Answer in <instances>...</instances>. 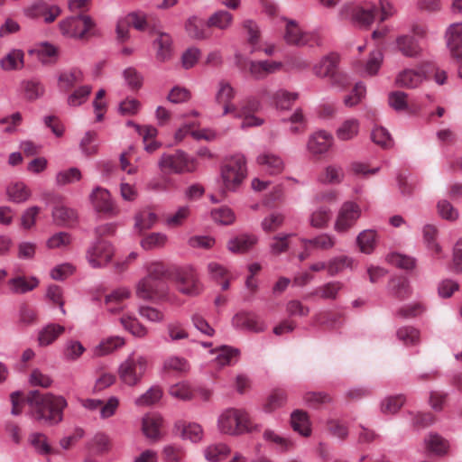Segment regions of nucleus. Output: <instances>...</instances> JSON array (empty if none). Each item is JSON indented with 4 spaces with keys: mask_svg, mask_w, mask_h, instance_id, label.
Segmentation results:
<instances>
[{
    "mask_svg": "<svg viewBox=\"0 0 462 462\" xmlns=\"http://www.w3.org/2000/svg\"><path fill=\"white\" fill-rule=\"evenodd\" d=\"M32 418L48 425H55L63 419V410L67 401L62 396L51 393L42 394L39 391H31L27 397Z\"/></svg>",
    "mask_w": 462,
    "mask_h": 462,
    "instance_id": "1",
    "label": "nucleus"
},
{
    "mask_svg": "<svg viewBox=\"0 0 462 462\" xmlns=\"http://www.w3.org/2000/svg\"><path fill=\"white\" fill-rule=\"evenodd\" d=\"M220 177L227 191L236 192L247 177V162L242 153L224 159L220 167Z\"/></svg>",
    "mask_w": 462,
    "mask_h": 462,
    "instance_id": "2",
    "label": "nucleus"
},
{
    "mask_svg": "<svg viewBox=\"0 0 462 462\" xmlns=\"http://www.w3.org/2000/svg\"><path fill=\"white\" fill-rule=\"evenodd\" d=\"M60 29L63 35L78 40H87L99 35L97 23L90 15L79 14L62 20Z\"/></svg>",
    "mask_w": 462,
    "mask_h": 462,
    "instance_id": "3",
    "label": "nucleus"
},
{
    "mask_svg": "<svg viewBox=\"0 0 462 462\" xmlns=\"http://www.w3.org/2000/svg\"><path fill=\"white\" fill-rule=\"evenodd\" d=\"M147 367L148 361L145 356L132 353L119 365L118 375L123 383L135 386L141 382Z\"/></svg>",
    "mask_w": 462,
    "mask_h": 462,
    "instance_id": "4",
    "label": "nucleus"
},
{
    "mask_svg": "<svg viewBox=\"0 0 462 462\" xmlns=\"http://www.w3.org/2000/svg\"><path fill=\"white\" fill-rule=\"evenodd\" d=\"M220 432L225 434H242L252 430L249 416L246 411L237 409H227L217 420Z\"/></svg>",
    "mask_w": 462,
    "mask_h": 462,
    "instance_id": "5",
    "label": "nucleus"
},
{
    "mask_svg": "<svg viewBox=\"0 0 462 462\" xmlns=\"http://www.w3.org/2000/svg\"><path fill=\"white\" fill-rule=\"evenodd\" d=\"M158 163L162 171L169 173L191 172L195 170L194 160L181 150L162 154Z\"/></svg>",
    "mask_w": 462,
    "mask_h": 462,
    "instance_id": "6",
    "label": "nucleus"
},
{
    "mask_svg": "<svg viewBox=\"0 0 462 462\" xmlns=\"http://www.w3.org/2000/svg\"><path fill=\"white\" fill-rule=\"evenodd\" d=\"M175 281L178 290L183 294L195 296L202 291L197 273L190 266L180 269L176 273Z\"/></svg>",
    "mask_w": 462,
    "mask_h": 462,
    "instance_id": "7",
    "label": "nucleus"
},
{
    "mask_svg": "<svg viewBox=\"0 0 462 462\" xmlns=\"http://www.w3.org/2000/svg\"><path fill=\"white\" fill-rule=\"evenodd\" d=\"M114 255L112 245L105 240H100L89 247L87 252V258L93 268L106 266Z\"/></svg>",
    "mask_w": 462,
    "mask_h": 462,
    "instance_id": "8",
    "label": "nucleus"
},
{
    "mask_svg": "<svg viewBox=\"0 0 462 462\" xmlns=\"http://www.w3.org/2000/svg\"><path fill=\"white\" fill-rule=\"evenodd\" d=\"M361 214L359 204H342L337 211L334 229L337 233L346 232L356 225Z\"/></svg>",
    "mask_w": 462,
    "mask_h": 462,
    "instance_id": "9",
    "label": "nucleus"
},
{
    "mask_svg": "<svg viewBox=\"0 0 462 462\" xmlns=\"http://www.w3.org/2000/svg\"><path fill=\"white\" fill-rule=\"evenodd\" d=\"M166 285L162 281H156L145 276L141 279L135 287V294L145 300L162 299L165 297Z\"/></svg>",
    "mask_w": 462,
    "mask_h": 462,
    "instance_id": "10",
    "label": "nucleus"
},
{
    "mask_svg": "<svg viewBox=\"0 0 462 462\" xmlns=\"http://www.w3.org/2000/svg\"><path fill=\"white\" fill-rule=\"evenodd\" d=\"M256 163L261 169L269 175H278L282 173L285 168L283 159L270 151H265L256 157Z\"/></svg>",
    "mask_w": 462,
    "mask_h": 462,
    "instance_id": "11",
    "label": "nucleus"
},
{
    "mask_svg": "<svg viewBox=\"0 0 462 462\" xmlns=\"http://www.w3.org/2000/svg\"><path fill=\"white\" fill-rule=\"evenodd\" d=\"M60 12L59 6L49 5L42 0L34 2L25 10V14L28 17H42L47 23H52L60 14Z\"/></svg>",
    "mask_w": 462,
    "mask_h": 462,
    "instance_id": "12",
    "label": "nucleus"
},
{
    "mask_svg": "<svg viewBox=\"0 0 462 462\" xmlns=\"http://www.w3.org/2000/svg\"><path fill=\"white\" fill-rule=\"evenodd\" d=\"M232 325L236 328L255 333L263 332L266 328L264 322L250 312H240L236 314L232 319Z\"/></svg>",
    "mask_w": 462,
    "mask_h": 462,
    "instance_id": "13",
    "label": "nucleus"
},
{
    "mask_svg": "<svg viewBox=\"0 0 462 462\" xmlns=\"http://www.w3.org/2000/svg\"><path fill=\"white\" fill-rule=\"evenodd\" d=\"M333 143V136L326 131H318L309 139L308 150L312 154L327 152Z\"/></svg>",
    "mask_w": 462,
    "mask_h": 462,
    "instance_id": "14",
    "label": "nucleus"
},
{
    "mask_svg": "<svg viewBox=\"0 0 462 462\" xmlns=\"http://www.w3.org/2000/svg\"><path fill=\"white\" fill-rule=\"evenodd\" d=\"M446 38L452 57L462 60V23L451 24L447 31Z\"/></svg>",
    "mask_w": 462,
    "mask_h": 462,
    "instance_id": "15",
    "label": "nucleus"
},
{
    "mask_svg": "<svg viewBox=\"0 0 462 462\" xmlns=\"http://www.w3.org/2000/svg\"><path fill=\"white\" fill-rule=\"evenodd\" d=\"M425 79L426 75L422 69H407L397 75L395 82L397 86L401 88H418Z\"/></svg>",
    "mask_w": 462,
    "mask_h": 462,
    "instance_id": "16",
    "label": "nucleus"
},
{
    "mask_svg": "<svg viewBox=\"0 0 462 462\" xmlns=\"http://www.w3.org/2000/svg\"><path fill=\"white\" fill-rule=\"evenodd\" d=\"M235 97V90L228 82L220 81L219 88L216 94V102L223 105V116L233 114L236 111V106L231 103Z\"/></svg>",
    "mask_w": 462,
    "mask_h": 462,
    "instance_id": "17",
    "label": "nucleus"
},
{
    "mask_svg": "<svg viewBox=\"0 0 462 462\" xmlns=\"http://www.w3.org/2000/svg\"><path fill=\"white\" fill-rule=\"evenodd\" d=\"M310 38L311 35L302 32L295 21H288L284 33L286 43L294 46H304L309 43Z\"/></svg>",
    "mask_w": 462,
    "mask_h": 462,
    "instance_id": "18",
    "label": "nucleus"
},
{
    "mask_svg": "<svg viewBox=\"0 0 462 462\" xmlns=\"http://www.w3.org/2000/svg\"><path fill=\"white\" fill-rule=\"evenodd\" d=\"M258 242V236L250 233L240 234L231 238L227 243V248L233 253H245L252 249Z\"/></svg>",
    "mask_w": 462,
    "mask_h": 462,
    "instance_id": "19",
    "label": "nucleus"
},
{
    "mask_svg": "<svg viewBox=\"0 0 462 462\" xmlns=\"http://www.w3.org/2000/svg\"><path fill=\"white\" fill-rule=\"evenodd\" d=\"M208 29V21L205 22L198 16H191L185 23V30L188 35L194 40L201 41L209 38Z\"/></svg>",
    "mask_w": 462,
    "mask_h": 462,
    "instance_id": "20",
    "label": "nucleus"
},
{
    "mask_svg": "<svg viewBox=\"0 0 462 462\" xmlns=\"http://www.w3.org/2000/svg\"><path fill=\"white\" fill-rule=\"evenodd\" d=\"M132 292L128 287H118L113 290L110 293L106 295L105 304L107 310L111 313H116L123 309L121 305L124 300L130 298Z\"/></svg>",
    "mask_w": 462,
    "mask_h": 462,
    "instance_id": "21",
    "label": "nucleus"
},
{
    "mask_svg": "<svg viewBox=\"0 0 462 462\" xmlns=\"http://www.w3.org/2000/svg\"><path fill=\"white\" fill-rule=\"evenodd\" d=\"M10 291L14 294H24L32 291L39 285V280L34 276L18 275L7 282Z\"/></svg>",
    "mask_w": 462,
    "mask_h": 462,
    "instance_id": "22",
    "label": "nucleus"
},
{
    "mask_svg": "<svg viewBox=\"0 0 462 462\" xmlns=\"http://www.w3.org/2000/svg\"><path fill=\"white\" fill-rule=\"evenodd\" d=\"M337 65L338 56L335 53H330L323 57L313 67V72L319 78H330L337 70Z\"/></svg>",
    "mask_w": 462,
    "mask_h": 462,
    "instance_id": "23",
    "label": "nucleus"
},
{
    "mask_svg": "<svg viewBox=\"0 0 462 462\" xmlns=\"http://www.w3.org/2000/svg\"><path fill=\"white\" fill-rule=\"evenodd\" d=\"M162 418L158 414H147L143 418V434L152 440H158L161 438V428Z\"/></svg>",
    "mask_w": 462,
    "mask_h": 462,
    "instance_id": "24",
    "label": "nucleus"
},
{
    "mask_svg": "<svg viewBox=\"0 0 462 462\" xmlns=\"http://www.w3.org/2000/svg\"><path fill=\"white\" fill-rule=\"evenodd\" d=\"M378 237L377 232L373 229H365L360 232L356 236V245L360 252L365 254L374 253L377 245Z\"/></svg>",
    "mask_w": 462,
    "mask_h": 462,
    "instance_id": "25",
    "label": "nucleus"
},
{
    "mask_svg": "<svg viewBox=\"0 0 462 462\" xmlns=\"http://www.w3.org/2000/svg\"><path fill=\"white\" fill-rule=\"evenodd\" d=\"M65 331V327L50 323L43 327L38 334V343L41 346H47L52 344Z\"/></svg>",
    "mask_w": 462,
    "mask_h": 462,
    "instance_id": "26",
    "label": "nucleus"
},
{
    "mask_svg": "<svg viewBox=\"0 0 462 462\" xmlns=\"http://www.w3.org/2000/svg\"><path fill=\"white\" fill-rule=\"evenodd\" d=\"M54 221L58 225L73 226L78 219V215L74 209L65 204H58L52 210Z\"/></svg>",
    "mask_w": 462,
    "mask_h": 462,
    "instance_id": "27",
    "label": "nucleus"
},
{
    "mask_svg": "<svg viewBox=\"0 0 462 462\" xmlns=\"http://www.w3.org/2000/svg\"><path fill=\"white\" fill-rule=\"evenodd\" d=\"M377 7L374 5L369 6H358L354 9L352 14V19L361 27L370 26L375 19V14Z\"/></svg>",
    "mask_w": 462,
    "mask_h": 462,
    "instance_id": "28",
    "label": "nucleus"
},
{
    "mask_svg": "<svg viewBox=\"0 0 462 462\" xmlns=\"http://www.w3.org/2000/svg\"><path fill=\"white\" fill-rule=\"evenodd\" d=\"M291 425L294 431L303 437H309L311 433L308 414L300 410H295L291 415Z\"/></svg>",
    "mask_w": 462,
    "mask_h": 462,
    "instance_id": "29",
    "label": "nucleus"
},
{
    "mask_svg": "<svg viewBox=\"0 0 462 462\" xmlns=\"http://www.w3.org/2000/svg\"><path fill=\"white\" fill-rule=\"evenodd\" d=\"M85 351V346L79 340L70 338L62 346L61 357L66 362H76Z\"/></svg>",
    "mask_w": 462,
    "mask_h": 462,
    "instance_id": "30",
    "label": "nucleus"
},
{
    "mask_svg": "<svg viewBox=\"0 0 462 462\" xmlns=\"http://www.w3.org/2000/svg\"><path fill=\"white\" fill-rule=\"evenodd\" d=\"M300 242L306 246L312 245L314 248L323 251L332 249L337 244L335 236L328 233L320 234L311 239L301 238Z\"/></svg>",
    "mask_w": 462,
    "mask_h": 462,
    "instance_id": "31",
    "label": "nucleus"
},
{
    "mask_svg": "<svg viewBox=\"0 0 462 462\" xmlns=\"http://www.w3.org/2000/svg\"><path fill=\"white\" fill-rule=\"evenodd\" d=\"M233 19L234 16L229 12L225 10H218L208 17V27L226 31L231 27Z\"/></svg>",
    "mask_w": 462,
    "mask_h": 462,
    "instance_id": "32",
    "label": "nucleus"
},
{
    "mask_svg": "<svg viewBox=\"0 0 462 462\" xmlns=\"http://www.w3.org/2000/svg\"><path fill=\"white\" fill-rule=\"evenodd\" d=\"M157 46L156 58L161 61L169 60L172 52V39L166 32H159L158 38L154 41Z\"/></svg>",
    "mask_w": 462,
    "mask_h": 462,
    "instance_id": "33",
    "label": "nucleus"
},
{
    "mask_svg": "<svg viewBox=\"0 0 462 462\" xmlns=\"http://www.w3.org/2000/svg\"><path fill=\"white\" fill-rule=\"evenodd\" d=\"M438 233L437 227L433 225H425L422 228L423 242L428 250L435 255L442 253V247L437 241Z\"/></svg>",
    "mask_w": 462,
    "mask_h": 462,
    "instance_id": "34",
    "label": "nucleus"
},
{
    "mask_svg": "<svg viewBox=\"0 0 462 462\" xmlns=\"http://www.w3.org/2000/svg\"><path fill=\"white\" fill-rule=\"evenodd\" d=\"M82 80L83 73L78 69H73L60 74L58 77V86L61 91L67 92L72 88L75 84Z\"/></svg>",
    "mask_w": 462,
    "mask_h": 462,
    "instance_id": "35",
    "label": "nucleus"
},
{
    "mask_svg": "<svg viewBox=\"0 0 462 462\" xmlns=\"http://www.w3.org/2000/svg\"><path fill=\"white\" fill-rule=\"evenodd\" d=\"M406 402L402 394L387 396L380 402V411L384 415H393L397 413Z\"/></svg>",
    "mask_w": 462,
    "mask_h": 462,
    "instance_id": "36",
    "label": "nucleus"
},
{
    "mask_svg": "<svg viewBox=\"0 0 462 462\" xmlns=\"http://www.w3.org/2000/svg\"><path fill=\"white\" fill-rule=\"evenodd\" d=\"M125 344V341L120 337H109L102 340L93 349V355L95 356H103L112 353L117 348L121 347Z\"/></svg>",
    "mask_w": 462,
    "mask_h": 462,
    "instance_id": "37",
    "label": "nucleus"
},
{
    "mask_svg": "<svg viewBox=\"0 0 462 462\" xmlns=\"http://www.w3.org/2000/svg\"><path fill=\"white\" fill-rule=\"evenodd\" d=\"M353 263L354 259L345 254L332 257L328 261V273L335 276L346 269H352Z\"/></svg>",
    "mask_w": 462,
    "mask_h": 462,
    "instance_id": "38",
    "label": "nucleus"
},
{
    "mask_svg": "<svg viewBox=\"0 0 462 462\" xmlns=\"http://www.w3.org/2000/svg\"><path fill=\"white\" fill-rule=\"evenodd\" d=\"M359 121L356 118H350L344 121L337 129V137L341 141H348L355 138L359 133Z\"/></svg>",
    "mask_w": 462,
    "mask_h": 462,
    "instance_id": "39",
    "label": "nucleus"
},
{
    "mask_svg": "<svg viewBox=\"0 0 462 462\" xmlns=\"http://www.w3.org/2000/svg\"><path fill=\"white\" fill-rule=\"evenodd\" d=\"M426 448L439 456L445 455L448 449V443L441 436L430 433L424 439Z\"/></svg>",
    "mask_w": 462,
    "mask_h": 462,
    "instance_id": "40",
    "label": "nucleus"
},
{
    "mask_svg": "<svg viewBox=\"0 0 462 462\" xmlns=\"http://www.w3.org/2000/svg\"><path fill=\"white\" fill-rule=\"evenodd\" d=\"M23 57L21 50H12L0 60L1 68L4 70L20 69L23 66Z\"/></svg>",
    "mask_w": 462,
    "mask_h": 462,
    "instance_id": "41",
    "label": "nucleus"
},
{
    "mask_svg": "<svg viewBox=\"0 0 462 462\" xmlns=\"http://www.w3.org/2000/svg\"><path fill=\"white\" fill-rule=\"evenodd\" d=\"M8 199L13 202H25L31 197V191L23 182L10 184L6 189Z\"/></svg>",
    "mask_w": 462,
    "mask_h": 462,
    "instance_id": "42",
    "label": "nucleus"
},
{
    "mask_svg": "<svg viewBox=\"0 0 462 462\" xmlns=\"http://www.w3.org/2000/svg\"><path fill=\"white\" fill-rule=\"evenodd\" d=\"M230 448L224 443L212 444L204 450L205 458L209 462H219L226 457Z\"/></svg>",
    "mask_w": 462,
    "mask_h": 462,
    "instance_id": "43",
    "label": "nucleus"
},
{
    "mask_svg": "<svg viewBox=\"0 0 462 462\" xmlns=\"http://www.w3.org/2000/svg\"><path fill=\"white\" fill-rule=\"evenodd\" d=\"M389 289L391 294L399 299L404 300L411 295V288L405 278H394L390 281Z\"/></svg>",
    "mask_w": 462,
    "mask_h": 462,
    "instance_id": "44",
    "label": "nucleus"
},
{
    "mask_svg": "<svg viewBox=\"0 0 462 462\" xmlns=\"http://www.w3.org/2000/svg\"><path fill=\"white\" fill-rule=\"evenodd\" d=\"M342 287L343 285L340 282H329L317 287L312 294L325 300H335Z\"/></svg>",
    "mask_w": 462,
    "mask_h": 462,
    "instance_id": "45",
    "label": "nucleus"
},
{
    "mask_svg": "<svg viewBox=\"0 0 462 462\" xmlns=\"http://www.w3.org/2000/svg\"><path fill=\"white\" fill-rule=\"evenodd\" d=\"M287 402V394L283 390L276 389L272 392L268 396L264 405L263 411L265 412H273L277 409L282 407Z\"/></svg>",
    "mask_w": 462,
    "mask_h": 462,
    "instance_id": "46",
    "label": "nucleus"
},
{
    "mask_svg": "<svg viewBox=\"0 0 462 462\" xmlns=\"http://www.w3.org/2000/svg\"><path fill=\"white\" fill-rule=\"evenodd\" d=\"M263 439L266 441L273 443L275 445V448L281 452L288 451L294 446L293 442L290 439L281 436L271 430H266L264 431Z\"/></svg>",
    "mask_w": 462,
    "mask_h": 462,
    "instance_id": "47",
    "label": "nucleus"
},
{
    "mask_svg": "<svg viewBox=\"0 0 462 462\" xmlns=\"http://www.w3.org/2000/svg\"><path fill=\"white\" fill-rule=\"evenodd\" d=\"M299 94L280 89L273 95V101L277 108L282 110L290 109L293 103L298 99Z\"/></svg>",
    "mask_w": 462,
    "mask_h": 462,
    "instance_id": "48",
    "label": "nucleus"
},
{
    "mask_svg": "<svg viewBox=\"0 0 462 462\" xmlns=\"http://www.w3.org/2000/svg\"><path fill=\"white\" fill-rule=\"evenodd\" d=\"M162 396V390L158 385L149 388L143 394L135 399L134 403L137 406H150L157 402Z\"/></svg>",
    "mask_w": 462,
    "mask_h": 462,
    "instance_id": "49",
    "label": "nucleus"
},
{
    "mask_svg": "<svg viewBox=\"0 0 462 462\" xmlns=\"http://www.w3.org/2000/svg\"><path fill=\"white\" fill-rule=\"evenodd\" d=\"M123 327L134 336L143 337L147 334V328L143 326L136 318L123 316L120 319Z\"/></svg>",
    "mask_w": 462,
    "mask_h": 462,
    "instance_id": "50",
    "label": "nucleus"
},
{
    "mask_svg": "<svg viewBox=\"0 0 462 462\" xmlns=\"http://www.w3.org/2000/svg\"><path fill=\"white\" fill-rule=\"evenodd\" d=\"M332 214L327 205H322L310 216V224L317 228L324 227L331 219Z\"/></svg>",
    "mask_w": 462,
    "mask_h": 462,
    "instance_id": "51",
    "label": "nucleus"
},
{
    "mask_svg": "<svg viewBox=\"0 0 462 462\" xmlns=\"http://www.w3.org/2000/svg\"><path fill=\"white\" fill-rule=\"evenodd\" d=\"M167 236L163 233H152L141 241V246L144 250H153L163 247L167 242Z\"/></svg>",
    "mask_w": 462,
    "mask_h": 462,
    "instance_id": "52",
    "label": "nucleus"
},
{
    "mask_svg": "<svg viewBox=\"0 0 462 462\" xmlns=\"http://www.w3.org/2000/svg\"><path fill=\"white\" fill-rule=\"evenodd\" d=\"M123 78L132 90H138L143 86V78L134 67H128L123 71Z\"/></svg>",
    "mask_w": 462,
    "mask_h": 462,
    "instance_id": "53",
    "label": "nucleus"
},
{
    "mask_svg": "<svg viewBox=\"0 0 462 462\" xmlns=\"http://www.w3.org/2000/svg\"><path fill=\"white\" fill-rule=\"evenodd\" d=\"M25 97L28 100H35L44 94V87L37 80H25L22 82Z\"/></svg>",
    "mask_w": 462,
    "mask_h": 462,
    "instance_id": "54",
    "label": "nucleus"
},
{
    "mask_svg": "<svg viewBox=\"0 0 462 462\" xmlns=\"http://www.w3.org/2000/svg\"><path fill=\"white\" fill-rule=\"evenodd\" d=\"M344 172L341 167L329 165L325 168L324 172L319 176V180L323 183L336 184L342 181Z\"/></svg>",
    "mask_w": 462,
    "mask_h": 462,
    "instance_id": "55",
    "label": "nucleus"
},
{
    "mask_svg": "<svg viewBox=\"0 0 462 462\" xmlns=\"http://www.w3.org/2000/svg\"><path fill=\"white\" fill-rule=\"evenodd\" d=\"M292 236L293 234H280L278 236H273L271 239L269 245L270 252L275 255H279L282 253H285L289 248L288 240Z\"/></svg>",
    "mask_w": 462,
    "mask_h": 462,
    "instance_id": "56",
    "label": "nucleus"
},
{
    "mask_svg": "<svg viewBox=\"0 0 462 462\" xmlns=\"http://www.w3.org/2000/svg\"><path fill=\"white\" fill-rule=\"evenodd\" d=\"M169 393L172 397L182 401H189L194 397L193 390L186 382H180L171 385Z\"/></svg>",
    "mask_w": 462,
    "mask_h": 462,
    "instance_id": "57",
    "label": "nucleus"
},
{
    "mask_svg": "<svg viewBox=\"0 0 462 462\" xmlns=\"http://www.w3.org/2000/svg\"><path fill=\"white\" fill-rule=\"evenodd\" d=\"M386 261L396 267L411 270L415 266V259L398 253H391L386 256Z\"/></svg>",
    "mask_w": 462,
    "mask_h": 462,
    "instance_id": "58",
    "label": "nucleus"
},
{
    "mask_svg": "<svg viewBox=\"0 0 462 462\" xmlns=\"http://www.w3.org/2000/svg\"><path fill=\"white\" fill-rule=\"evenodd\" d=\"M211 216L215 222L226 226L233 224L236 219L235 213L226 206L212 210Z\"/></svg>",
    "mask_w": 462,
    "mask_h": 462,
    "instance_id": "59",
    "label": "nucleus"
},
{
    "mask_svg": "<svg viewBox=\"0 0 462 462\" xmlns=\"http://www.w3.org/2000/svg\"><path fill=\"white\" fill-rule=\"evenodd\" d=\"M29 441L34 449L41 455H48L51 452V448L44 434L32 433L29 436Z\"/></svg>",
    "mask_w": 462,
    "mask_h": 462,
    "instance_id": "60",
    "label": "nucleus"
},
{
    "mask_svg": "<svg viewBox=\"0 0 462 462\" xmlns=\"http://www.w3.org/2000/svg\"><path fill=\"white\" fill-rule=\"evenodd\" d=\"M284 222V216L280 212H273L266 216L262 223L261 226L265 232H273L282 226Z\"/></svg>",
    "mask_w": 462,
    "mask_h": 462,
    "instance_id": "61",
    "label": "nucleus"
},
{
    "mask_svg": "<svg viewBox=\"0 0 462 462\" xmlns=\"http://www.w3.org/2000/svg\"><path fill=\"white\" fill-rule=\"evenodd\" d=\"M397 44L402 53L408 57H414L419 53V48L414 39L410 36H400Z\"/></svg>",
    "mask_w": 462,
    "mask_h": 462,
    "instance_id": "62",
    "label": "nucleus"
},
{
    "mask_svg": "<svg viewBox=\"0 0 462 462\" xmlns=\"http://www.w3.org/2000/svg\"><path fill=\"white\" fill-rule=\"evenodd\" d=\"M373 142L383 148H390L393 144V141L389 132L382 126L374 127L371 134Z\"/></svg>",
    "mask_w": 462,
    "mask_h": 462,
    "instance_id": "63",
    "label": "nucleus"
},
{
    "mask_svg": "<svg viewBox=\"0 0 462 462\" xmlns=\"http://www.w3.org/2000/svg\"><path fill=\"white\" fill-rule=\"evenodd\" d=\"M91 87L85 85L78 88L68 97V105L70 106H79L85 103L91 93Z\"/></svg>",
    "mask_w": 462,
    "mask_h": 462,
    "instance_id": "64",
    "label": "nucleus"
}]
</instances>
